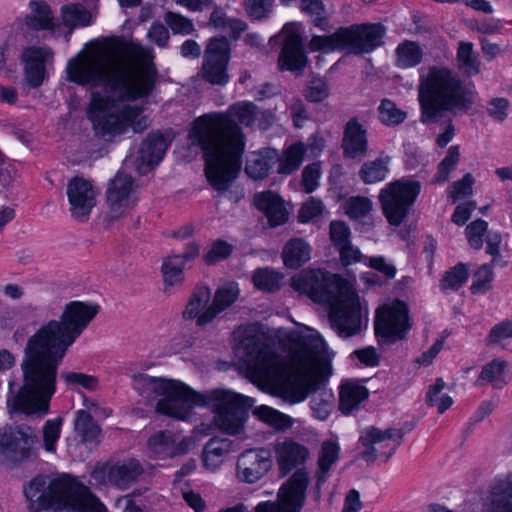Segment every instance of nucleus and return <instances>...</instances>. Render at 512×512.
Instances as JSON below:
<instances>
[{"instance_id":"58","label":"nucleus","mask_w":512,"mask_h":512,"mask_svg":"<svg viewBox=\"0 0 512 512\" xmlns=\"http://www.w3.org/2000/svg\"><path fill=\"white\" fill-rule=\"evenodd\" d=\"M330 8L331 7H328L323 0L301 1L302 11L309 14L313 18L315 25L318 27L324 26L325 20L330 14Z\"/></svg>"},{"instance_id":"32","label":"nucleus","mask_w":512,"mask_h":512,"mask_svg":"<svg viewBox=\"0 0 512 512\" xmlns=\"http://www.w3.org/2000/svg\"><path fill=\"white\" fill-rule=\"evenodd\" d=\"M167 150V143L159 131H151L143 139L139 147V159L147 166L154 168L163 159Z\"/></svg>"},{"instance_id":"18","label":"nucleus","mask_w":512,"mask_h":512,"mask_svg":"<svg viewBox=\"0 0 512 512\" xmlns=\"http://www.w3.org/2000/svg\"><path fill=\"white\" fill-rule=\"evenodd\" d=\"M279 37L283 44L278 58V68L281 71L301 73L308 62L302 46L301 25L296 22L286 24Z\"/></svg>"},{"instance_id":"55","label":"nucleus","mask_w":512,"mask_h":512,"mask_svg":"<svg viewBox=\"0 0 512 512\" xmlns=\"http://www.w3.org/2000/svg\"><path fill=\"white\" fill-rule=\"evenodd\" d=\"M380 121L388 126H396L404 122L407 117L405 111L400 109L393 101L383 99L378 107Z\"/></svg>"},{"instance_id":"41","label":"nucleus","mask_w":512,"mask_h":512,"mask_svg":"<svg viewBox=\"0 0 512 512\" xmlns=\"http://www.w3.org/2000/svg\"><path fill=\"white\" fill-rule=\"evenodd\" d=\"M306 157L305 144L297 142L287 146L282 154H277V172L281 175H289L296 171Z\"/></svg>"},{"instance_id":"26","label":"nucleus","mask_w":512,"mask_h":512,"mask_svg":"<svg viewBox=\"0 0 512 512\" xmlns=\"http://www.w3.org/2000/svg\"><path fill=\"white\" fill-rule=\"evenodd\" d=\"M53 52L48 47L28 46L21 55L24 66V78L27 84L37 89L41 87L46 79V64Z\"/></svg>"},{"instance_id":"48","label":"nucleus","mask_w":512,"mask_h":512,"mask_svg":"<svg viewBox=\"0 0 512 512\" xmlns=\"http://www.w3.org/2000/svg\"><path fill=\"white\" fill-rule=\"evenodd\" d=\"M457 63L461 71L468 76L476 75L480 72V60L473 50L472 43L460 42L457 50Z\"/></svg>"},{"instance_id":"4","label":"nucleus","mask_w":512,"mask_h":512,"mask_svg":"<svg viewBox=\"0 0 512 512\" xmlns=\"http://www.w3.org/2000/svg\"><path fill=\"white\" fill-rule=\"evenodd\" d=\"M31 508L45 512H108L89 489L70 476L36 477L25 488Z\"/></svg>"},{"instance_id":"12","label":"nucleus","mask_w":512,"mask_h":512,"mask_svg":"<svg viewBox=\"0 0 512 512\" xmlns=\"http://www.w3.org/2000/svg\"><path fill=\"white\" fill-rule=\"evenodd\" d=\"M418 181L402 178L385 185L379 192V202L387 221L398 226L406 218L410 206L420 193Z\"/></svg>"},{"instance_id":"10","label":"nucleus","mask_w":512,"mask_h":512,"mask_svg":"<svg viewBox=\"0 0 512 512\" xmlns=\"http://www.w3.org/2000/svg\"><path fill=\"white\" fill-rule=\"evenodd\" d=\"M133 387L147 400H156L158 413L179 419L192 417V409L182 401L185 384L180 381L151 377L146 374L133 376Z\"/></svg>"},{"instance_id":"20","label":"nucleus","mask_w":512,"mask_h":512,"mask_svg":"<svg viewBox=\"0 0 512 512\" xmlns=\"http://www.w3.org/2000/svg\"><path fill=\"white\" fill-rule=\"evenodd\" d=\"M310 481V473L306 469H298L280 485L274 502L282 512L302 511Z\"/></svg>"},{"instance_id":"3","label":"nucleus","mask_w":512,"mask_h":512,"mask_svg":"<svg viewBox=\"0 0 512 512\" xmlns=\"http://www.w3.org/2000/svg\"><path fill=\"white\" fill-rule=\"evenodd\" d=\"M475 98L474 85L463 83L453 70L436 65L420 70L418 101L423 123L437 122L446 111H467Z\"/></svg>"},{"instance_id":"62","label":"nucleus","mask_w":512,"mask_h":512,"mask_svg":"<svg viewBox=\"0 0 512 512\" xmlns=\"http://www.w3.org/2000/svg\"><path fill=\"white\" fill-rule=\"evenodd\" d=\"M494 274L493 269L490 265L481 266L473 277V282L470 287L472 293L479 294L488 291L491 287Z\"/></svg>"},{"instance_id":"57","label":"nucleus","mask_w":512,"mask_h":512,"mask_svg":"<svg viewBox=\"0 0 512 512\" xmlns=\"http://www.w3.org/2000/svg\"><path fill=\"white\" fill-rule=\"evenodd\" d=\"M460 159V149L458 146H451L445 158L440 162L438 171L434 177L437 183H445L448 181L451 172L456 168Z\"/></svg>"},{"instance_id":"43","label":"nucleus","mask_w":512,"mask_h":512,"mask_svg":"<svg viewBox=\"0 0 512 512\" xmlns=\"http://www.w3.org/2000/svg\"><path fill=\"white\" fill-rule=\"evenodd\" d=\"M185 263L180 257L168 256L164 258L161 272L165 284V292L171 294V287L182 285L184 281Z\"/></svg>"},{"instance_id":"51","label":"nucleus","mask_w":512,"mask_h":512,"mask_svg":"<svg viewBox=\"0 0 512 512\" xmlns=\"http://www.w3.org/2000/svg\"><path fill=\"white\" fill-rule=\"evenodd\" d=\"M253 413L259 420L276 429L283 430L293 425V419L290 416L266 405L255 408Z\"/></svg>"},{"instance_id":"50","label":"nucleus","mask_w":512,"mask_h":512,"mask_svg":"<svg viewBox=\"0 0 512 512\" xmlns=\"http://www.w3.org/2000/svg\"><path fill=\"white\" fill-rule=\"evenodd\" d=\"M74 429L83 442L95 441L101 432L100 427L94 422L92 416L84 410L76 412Z\"/></svg>"},{"instance_id":"8","label":"nucleus","mask_w":512,"mask_h":512,"mask_svg":"<svg viewBox=\"0 0 512 512\" xmlns=\"http://www.w3.org/2000/svg\"><path fill=\"white\" fill-rule=\"evenodd\" d=\"M191 144L203 152L204 173L219 194L224 193V111L195 118L188 133Z\"/></svg>"},{"instance_id":"54","label":"nucleus","mask_w":512,"mask_h":512,"mask_svg":"<svg viewBox=\"0 0 512 512\" xmlns=\"http://www.w3.org/2000/svg\"><path fill=\"white\" fill-rule=\"evenodd\" d=\"M284 275L270 268L258 269L253 274L254 285L263 291H275L281 286Z\"/></svg>"},{"instance_id":"24","label":"nucleus","mask_w":512,"mask_h":512,"mask_svg":"<svg viewBox=\"0 0 512 512\" xmlns=\"http://www.w3.org/2000/svg\"><path fill=\"white\" fill-rule=\"evenodd\" d=\"M272 458L266 449H249L240 454L236 465L238 479L246 483H255L272 468Z\"/></svg>"},{"instance_id":"5","label":"nucleus","mask_w":512,"mask_h":512,"mask_svg":"<svg viewBox=\"0 0 512 512\" xmlns=\"http://www.w3.org/2000/svg\"><path fill=\"white\" fill-rule=\"evenodd\" d=\"M24 384L7 399L10 412L45 415L55 392L57 360L52 354H25L21 363Z\"/></svg>"},{"instance_id":"13","label":"nucleus","mask_w":512,"mask_h":512,"mask_svg":"<svg viewBox=\"0 0 512 512\" xmlns=\"http://www.w3.org/2000/svg\"><path fill=\"white\" fill-rule=\"evenodd\" d=\"M207 285H196L182 312L184 320L195 321L197 327L210 324L224 311V284H219L213 299Z\"/></svg>"},{"instance_id":"60","label":"nucleus","mask_w":512,"mask_h":512,"mask_svg":"<svg viewBox=\"0 0 512 512\" xmlns=\"http://www.w3.org/2000/svg\"><path fill=\"white\" fill-rule=\"evenodd\" d=\"M164 20L173 34L190 35L195 30L193 21L179 13L168 11Z\"/></svg>"},{"instance_id":"34","label":"nucleus","mask_w":512,"mask_h":512,"mask_svg":"<svg viewBox=\"0 0 512 512\" xmlns=\"http://www.w3.org/2000/svg\"><path fill=\"white\" fill-rule=\"evenodd\" d=\"M134 180L132 176L118 171L110 180L106 191L107 203L111 210L115 211L122 206L133 190Z\"/></svg>"},{"instance_id":"40","label":"nucleus","mask_w":512,"mask_h":512,"mask_svg":"<svg viewBox=\"0 0 512 512\" xmlns=\"http://www.w3.org/2000/svg\"><path fill=\"white\" fill-rule=\"evenodd\" d=\"M277 151L275 149H264L253 152L249 155L246 163V173L253 179L265 178L272 165L276 162Z\"/></svg>"},{"instance_id":"35","label":"nucleus","mask_w":512,"mask_h":512,"mask_svg":"<svg viewBox=\"0 0 512 512\" xmlns=\"http://www.w3.org/2000/svg\"><path fill=\"white\" fill-rule=\"evenodd\" d=\"M312 255V247L302 238H293L283 247L282 260L285 267L298 269L306 264Z\"/></svg>"},{"instance_id":"7","label":"nucleus","mask_w":512,"mask_h":512,"mask_svg":"<svg viewBox=\"0 0 512 512\" xmlns=\"http://www.w3.org/2000/svg\"><path fill=\"white\" fill-rule=\"evenodd\" d=\"M272 118V114L259 111L251 102L236 103L226 113V199L237 202L243 197L240 186L228 184V179L234 178L241 169L245 148L244 137L237 124L250 127L257 123L265 129Z\"/></svg>"},{"instance_id":"29","label":"nucleus","mask_w":512,"mask_h":512,"mask_svg":"<svg viewBox=\"0 0 512 512\" xmlns=\"http://www.w3.org/2000/svg\"><path fill=\"white\" fill-rule=\"evenodd\" d=\"M253 202L255 207L267 217L271 226H279L287 221L289 213L284 200L277 193L273 191L256 193Z\"/></svg>"},{"instance_id":"19","label":"nucleus","mask_w":512,"mask_h":512,"mask_svg":"<svg viewBox=\"0 0 512 512\" xmlns=\"http://www.w3.org/2000/svg\"><path fill=\"white\" fill-rule=\"evenodd\" d=\"M73 343L60 321L50 320L28 339L23 352H66Z\"/></svg>"},{"instance_id":"27","label":"nucleus","mask_w":512,"mask_h":512,"mask_svg":"<svg viewBox=\"0 0 512 512\" xmlns=\"http://www.w3.org/2000/svg\"><path fill=\"white\" fill-rule=\"evenodd\" d=\"M201 76L212 85L224 84V35L209 40L204 51Z\"/></svg>"},{"instance_id":"11","label":"nucleus","mask_w":512,"mask_h":512,"mask_svg":"<svg viewBox=\"0 0 512 512\" xmlns=\"http://www.w3.org/2000/svg\"><path fill=\"white\" fill-rule=\"evenodd\" d=\"M384 29L379 24L353 25L340 28L327 36H314L309 43L313 52L324 53L342 50L350 53H367L380 46Z\"/></svg>"},{"instance_id":"1","label":"nucleus","mask_w":512,"mask_h":512,"mask_svg":"<svg viewBox=\"0 0 512 512\" xmlns=\"http://www.w3.org/2000/svg\"><path fill=\"white\" fill-rule=\"evenodd\" d=\"M247 375L291 403L304 401L332 373L330 354H246Z\"/></svg>"},{"instance_id":"45","label":"nucleus","mask_w":512,"mask_h":512,"mask_svg":"<svg viewBox=\"0 0 512 512\" xmlns=\"http://www.w3.org/2000/svg\"><path fill=\"white\" fill-rule=\"evenodd\" d=\"M389 164L390 157L388 156L365 162L359 171V176L366 184L381 182L388 176Z\"/></svg>"},{"instance_id":"15","label":"nucleus","mask_w":512,"mask_h":512,"mask_svg":"<svg viewBox=\"0 0 512 512\" xmlns=\"http://www.w3.org/2000/svg\"><path fill=\"white\" fill-rule=\"evenodd\" d=\"M182 401L189 405L194 414L193 407H205L214 416L212 421L201 423L196 430L205 435H212L216 431H224V389L216 388L206 392H198L185 385Z\"/></svg>"},{"instance_id":"23","label":"nucleus","mask_w":512,"mask_h":512,"mask_svg":"<svg viewBox=\"0 0 512 512\" xmlns=\"http://www.w3.org/2000/svg\"><path fill=\"white\" fill-rule=\"evenodd\" d=\"M273 454L279 473L288 475L294 469H301L309 459L310 450L304 444L292 438L278 440L273 445Z\"/></svg>"},{"instance_id":"64","label":"nucleus","mask_w":512,"mask_h":512,"mask_svg":"<svg viewBox=\"0 0 512 512\" xmlns=\"http://www.w3.org/2000/svg\"><path fill=\"white\" fill-rule=\"evenodd\" d=\"M330 90L326 80L314 78L305 90V97L310 102H322L329 97Z\"/></svg>"},{"instance_id":"36","label":"nucleus","mask_w":512,"mask_h":512,"mask_svg":"<svg viewBox=\"0 0 512 512\" xmlns=\"http://www.w3.org/2000/svg\"><path fill=\"white\" fill-rule=\"evenodd\" d=\"M29 7L31 14L25 17V23L28 28L35 31L54 29L52 9L45 0H31Z\"/></svg>"},{"instance_id":"31","label":"nucleus","mask_w":512,"mask_h":512,"mask_svg":"<svg viewBox=\"0 0 512 512\" xmlns=\"http://www.w3.org/2000/svg\"><path fill=\"white\" fill-rule=\"evenodd\" d=\"M144 472L141 463L136 459L116 462L108 471V480L120 489H126L137 481Z\"/></svg>"},{"instance_id":"37","label":"nucleus","mask_w":512,"mask_h":512,"mask_svg":"<svg viewBox=\"0 0 512 512\" xmlns=\"http://www.w3.org/2000/svg\"><path fill=\"white\" fill-rule=\"evenodd\" d=\"M340 452L341 447L337 438H330L322 442L317 459L318 485L326 481L328 472L339 460Z\"/></svg>"},{"instance_id":"49","label":"nucleus","mask_w":512,"mask_h":512,"mask_svg":"<svg viewBox=\"0 0 512 512\" xmlns=\"http://www.w3.org/2000/svg\"><path fill=\"white\" fill-rule=\"evenodd\" d=\"M105 49L116 55L124 57H139L143 54V47L139 43L127 40L121 36H112L105 39Z\"/></svg>"},{"instance_id":"53","label":"nucleus","mask_w":512,"mask_h":512,"mask_svg":"<svg viewBox=\"0 0 512 512\" xmlns=\"http://www.w3.org/2000/svg\"><path fill=\"white\" fill-rule=\"evenodd\" d=\"M203 463L209 470L220 469L224 463V441L220 438H212L204 447Z\"/></svg>"},{"instance_id":"22","label":"nucleus","mask_w":512,"mask_h":512,"mask_svg":"<svg viewBox=\"0 0 512 512\" xmlns=\"http://www.w3.org/2000/svg\"><path fill=\"white\" fill-rule=\"evenodd\" d=\"M66 193L72 217L80 222L86 221L96 205L91 182L83 177H73L67 184Z\"/></svg>"},{"instance_id":"17","label":"nucleus","mask_w":512,"mask_h":512,"mask_svg":"<svg viewBox=\"0 0 512 512\" xmlns=\"http://www.w3.org/2000/svg\"><path fill=\"white\" fill-rule=\"evenodd\" d=\"M402 433L398 429H379L373 426L363 429L359 442L364 448L363 457L367 461L388 460L400 445Z\"/></svg>"},{"instance_id":"47","label":"nucleus","mask_w":512,"mask_h":512,"mask_svg":"<svg viewBox=\"0 0 512 512\" xmlns=\"http://www.w3.org/2000/svg\"><path fill=\"white\" fill-rule=\"evenodd\" d=\"M61 18L65 26L86 27L91 24V13L78 3L65 4L61 7Z\"/></svg>"},{"instance_id":"14","label":"nucleus","mask_w":512,"mask_h":512,"mask_svg":"<svg viewBox=\"0 0 512 512\" xmlns=\"http://www.w3.org/2000/svg\"><path fill=\"white\" fill-rule=\"evenodd\" d=\"M408 308L402 301L381 305L375 313V333L378 341L390 344L403 339L410 329Z\"/></svg>"},{"instance_id":"52","label":"nucleus","mask_w":512,"mask_h":512,"mask_svg":"<svg viewBox=\"0 0 512 512\" xmlns=\"http://www.w3.org/2000/svg\"><path fill=\"white\" fill-rule=\"evenodd\" d=\"M345 214L353 220H363L373 211V202L364 196H352L343 203Z\"/></svg>"},{"instance_id":"25","label":"nucleus","mask_w":512,"mask_h":512,"mask_svg":"<svg viewBox=\"0 0 512 512\" xmlns=\"http://www.w3.org/2000/svg\"><path fill=\"white\" fill-rule=\"evenodd\" d=\"M99 309L98 304L78 300L71 301L65 306L59 321L75 342L98 314Z\"/></svg>"},{"instance_id":"46","label":"nucleus","mask_w":512,"mask_h":512,"mask_svg":"<svg viewBox=\"0 0 512 512\" xmlns=\"http://www.w3.org/2000/svg\"><path fill=\"white\" fill-rule=\"evenodd\" d=\"M174 432L165 430L154 433L147 442L151 456L158 459L173 457Z\"/></svg>"},{"instance_id":"44","label":"nucleus","mask_w":512,"mask_h":512,"mask_svg":"<svg viewBox=\"0 0 512 512\" xmlns=\"http://www.w3.org/2000/svg\"><path fill=\"white\" fill-rule=\"evenodd\" d=\"M480 378L500 389L511 380L512 370L504 360L497 359L482 369Z\"/></svg>"},{"instance_id":"9","label":"nucleus","mask_w":512,"mask_h":512,"mask_svg":"<svg viewBox=\"0 0 512 512\" xmlns=\"http://www.w3.org/2000/svg\"><path fill=\"white\" fill-rule=\"evenodd\" d=\"M115 107L116 100L113 97L92 94L87 115L97 134L117 136L124 134L130 127L135 133H141L148 127L141 106L125 105L116 110Z\"/></svg>"},{"instance_id":"2","label":"nucleus","mask_w":512,"mask_h":512,"mask_svg":"<svg viewBox=\"0 0 512 512\" xmlns=\"http://www.w3.org/2000/svg\"><path fill=\"white\" fill-rule=\"evenodd\" d=\"M299 295L330 307V320L340 336L357 333L368 321V306L356 294L352 281L324 269H304L290 279Z\"/></svg>"},{"instance_id":"33","label":"nucleus","mask_w":512,"mask_h":512,"mask_svg":"<svg viewBox=\"0 0 512 512\" xmlns=\"http://www.w3.org/2000/svg\"><path fill=\"white\" fill-rule=\"evenodd\" d=\"M342 147L347 157L357 158L366 155L368 149L366 130L356 120H350L347 123Z\"/></svg>"},{"instance_id":"21","label":"nucleus","mask_w":512,"mask_h":512,"mask_svg":"<svg viewBox=\"0 0 512 512\" xmlns=\"http://www.w3.org/2000/svg\"><path fill=\"white\" fill-rule=\"evenodd\" d=\"M36 442L37 436L29 426L0 429V454L10 461L18 462L27 458Z\"/></svg>"},{"instance_id":"59","label":"nucleus","mask_w":512,"mask_h":512,"mask_svg":"<svg viewBox=\"0 0 512 512\" xmlns=\"http://www.w3.org/2000/svg\"><path fill=\"white\" fill-rule=\"evenodd\" d=\"M62 418L47 420L42 429L43 446L46 451L54 453L60 438Z\"/></svg>"},{"instance_id":"42","label":"nucleus","mask_w":512,"mask_h":512,"mask_svg":"<svg viewBox=\"0 0 512 512\" xmlns=\"http://www.w3.org/2000/svg\"><path fill=\"white\" fill-rule=\"evenodd\" d=\"M423 58V49L414 41H403L395 49V65L409 69L419 65Z\"/></svg>"},{"instance_id":"63","label":"nucleus","mask_w":512,"mask_h":512,"mask_svg":"<svg viewBox=\"0 0 512 512\" xmlns=\"http://www.w3.org/2000/svg\"><path fill=\"white\" fill-rule=\"evenodd\" d=\"M324 210L323 202L320 199L310 197L305 201L298 211V220L301 223H308L319 217Z\"/></svg>"},{"instance_id":"39","label":"nucleus","mask_w":512,"mask_h":512,"mask_svg":"<svg viewBox=\"0 0 512 512\" xmlns=\"http://www.w3.org/2000/svg\"><path fill=\"white\" fill-rule=\"evenodd\" d=\"M484 512H512V478L492 490L484 502Z\"/></svg>"},{"instance_id":"56","label":"nucleus","mask_w":512,"mask_h":512,"mask_svg":"<svg viewBox=\"0 0 512 512\" xmlns=\"http://www.w3.org/2000/svg\"><path fill=\"white\" fill-rule=\"evenodd\" d=\"M445 383L442 379H437L436 382L429 387L427 392V400L431 406L437 408L439 413H444L453 404V399L443 393Z\"/></svg>"},{"instance_id":"28","label":"nucleus","mask_w":512,"mask_h":512,"mask_svg":"<svg viewBox=\"0 0 512 512\" xmlns=\"http://www.w3.org/2000/svg\"><path fill=\"white\" fill-rule=\"evenodd\" d=\"M69 81L81 85L98 86L110 80L107 68L103 65H88L83 60L73 58L67 65Z\"/></svg>"},{"instance_id":"61","label":"nucleus","mask_w":512,"mask_h":512,"mask_svg":"<svg viewBox=\"0 0 512 512\" xmlns=\"http://www.w3.org/2000/svg\"><path fill=\"white\" fill-rule=\"evenodd\" d=\"M468 269L464 264H458L447 271L441 281V287L444 290L458 289L468 280Z\"/></svg>"},{"instance_id":"30","label":"nucleus","mask_w":512,"mask_h":512,"mask_svg":"<svg viewBox=\"0 0 512 512\" xmlns=\"http://www.w3.org/2000/svg\"><path fill=\"white\" fill-rule=\"evenodd\" d=\"M247 418V399L242 395L226 390V434H241Z\"/></svg>"},{"instance_id":"16","label":"nucleus","mask_w":512,"mask_h":512,"mask_svg":"<svg viewBox=\"0 0 512 512\" xmlns=\"http://www.w3.org/2000/svg\"><path fill=\"white\" fill-rule=\"evenodd\" d=\"M158 70L152 61L143 63L135 73L117 76L113 88L118 89L131 101L148 98L156 88Z\"/></svg>"},{"instance_id":"38","label":"nucleus","mask_w":512,"mask_h":512,"mask_svg":"<svg viewBox=\"0 0 512 512\" xmlns=\"http://www.w3.org/2000/svg\"><path fill=\"white\" fill-rule=\"evenodd\" d=\"M368 397V390L355 380H345L340 386V409L344 413H350Z\"/></svg>"},{"instance_id":"6","label":"nucleus","mask_w":512,"mask_h":512,"mask_svg":"<svg viewBox=\"0 0 512 512\" xmlns=\"http://www.w3.org/2000/svg\"><path fill=\"white\" fill-rule=\"evenodd\" d=\"M233 341L239 349L248 352L288 348L302 352H326L328 346L323 337L314 329L301 326L293 330L268 328L261 324L240 326L232 334Z\"/></svg>"}]
</instances>
